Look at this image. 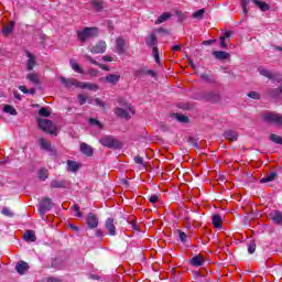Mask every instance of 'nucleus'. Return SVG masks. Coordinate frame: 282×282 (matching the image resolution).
Listing matches in <instances>:
<instances>
[{
    "label": "nucleus",
    "instance_id": "nucleus-1",
    "mask_svg": "<svg viewBox=\"0 0 282 282\" xmlns=\"http://www.w3.org/2000/svg\"><path fill=\"white\" fill-rule=\"evenodd\" d=\"M61 83L64 84L65 87H77L78 89H89L90 91H98V85L91 83L79 82L76 78H59Z\"/></svg>",
    "mask_w": 282,
    "mask_h": 282
},
{
    "label": "nucleus",
    "instance_id": "nucleus-2",
    "mask_svg": "<svg viewBox=\"0 0 282 282\" xmlns=\"http://www.w3.org/2000/svg\"><path fill=\"white\" fill-rule=\"evenodd\" d=\"M135 113V109L131 107L130 104L121 105V107L115 108V115L117 118L122 120H130L131 115Z\"/></svg>",
    "mask_w": 282,
    "mask_h": 282
},
{
    "label": "nucleus",
    "instance_id": "nucleus-3",
    "mask_svg": "<svg viewBox=\"0 0 282 282\" xmlns=\"http://www.w3.org/2000/svg\"><path fill=\"white\" fill-rule=\"evenodd\" d=\"M100 144L102 147H107V149H121L122 142L115 137L111 135H104L99 139Z\"/></svg>",
    "mask_w": 282,
    "mask_h": 282
},
{
    "label": "nucleus",
    "instance_id": "nucleus-4",
    "mask_svg": "<svg viewBox=\"0 0 282 282\" xmlns=\"http://www.w3.org/2000/svg\"><path fill=\"white\" fill-rule=\"evenodd\" d=\"M77 36L82 43H85V41L98 36V28H85L77 32Z\"/></svg>",
    "mask_w": 282,
    "mask_h": 282
},
{
    "label": "nucleus",
    "instance_id": "nucleus-5",
    "mask_svg": "<svg viewBox=\"0 0 282 282\" xmlns=\"http://www.w3.org/2000/svg\"><path fill=\"white\" fill-rule=\"evenodd\" d=\"M37 124L42 131L50 133L51 135H58V129L47 119H39Z\"/></svg>",
    "mask_w": 282,
    "mask_h": 282
},
{
    "label": "nucleus",
    "instance_id": "nucleus-6",
    "mask_svg": "<svg viewBox=\"0 0 282 282\" xmlns=\"http://www.w3.org/2000/svg\"><path fill=\"white\" fill-rule=\"evenodd\" d=\"M254 6H257L262 12H268L270 10V4L260 1V0H251ZM248 3H250V0H242L241 1V8L243 10V14H248Z\"/></svg>",
    "mask_w": 282,
    "mask_h": 282
},
{
    "label": "nucleus",
    "instance_id": "nucleus-7",
    "mask_svg": "<svg viewBox=\"0 0 282 282\" xmlns=\"http://www.w3.org/2000/svg\"><path fill=\"white\" fill-rule=\"evenodd\" d=\"M145 43H147L148 47H153L152 54L154 56V59L156 63H160V52L158 51V46H155L158 44V37L155 36V34H151L145 40Z\"/></svg>",
    "mask_w": 282,
    "mask_h": 282
},
{
    "label": "nucleus",
    "instance_id": "nucleus-8",
    "mask_svg": "<svg viewBox=\"0 0 282 282\" xmlns=\"http://www.w3.org/2000/svg\"><path fill=\"white\" fill-rule=\"evenodd\" d=\"M264 122H271L272 124H280L282 127V116L274 112H267L262 116Z\"/></svg>",
    "mask_w": 282,
    "mask_h": 282
},
{
    "label": "nucleus",
    "instance_id": "nucleus-9",
    "mask_svg": "<svg viewBox=\"0 0 282 282\" xmlns=\"http://www.w3.org/2000/svg\"><path fill=\"white\" fill-rule=\"evenodd\" d=\"M52 206H54V204L52 203V198H43L40 203V214L41 215H45V213H48V210H52Z\"/></svg>",
    "mask_w": 282,
    "mask_h": 282
},
{
    "label": "nucleus",
    "instance_id": "nucleus-10",
    "mask_svg": "<svg viewBox=\"0 0 282 282\" xmlns=\"http://www.w3.org/2000/svg\"><path fill=\"white\" fill-rule=\"evenodd\" d=\"M89 52H91V54H105L107 52V42L102 40L99 41L96 45L89 48Z\"/></svg>",
    "mask_w": 282,
    "mask_h": 282
},
{
    "label": "nucleus",
    "instance_id": "nucleus-11",
    "mask_svg": "<svg viewBox=\"0 0 282 282\" xmlns=\"http://www.w3.org/2000/svg\"><path fill=\"white\" fill-rule=\"evenodd\" d=\"M259 74L261 76H265V78H270L271 80H278V83H281L282 78L279 77V74L272 73L263 67L258 68Z\"/></svg>",
    "mask_w": 282,
    "mask_h": 282
},
{
    "label": "nucleus",
    "instance_id": "nucleus-12",
    "mask_svg": "<svg viewBox=\"0 0 282 282\" xmlns=\"http://www.w3.org/2000/svg\"><path fill=\"white\" fill-rule=\"evenodd\" d=\"M116 52L119 55L127 54V41L122 37L116 40Z\"/></svg>",
    "mask_w": 282,
    "mask_h": 282
},
{
    "label": "nucleus",
    "instance_id": "nucleus-13",
    "mask_svg": "<svg viewBox=\"0 0 282 282\" xmlns=\"http://www.w3.org/2000/svg\"><path fill=\"white\" fill-rule=\"evenodd\" d=\"M86 224L90 230H94V228H98V216H96L93 213H89L86 218Z\"/></svg>",
    "mask_w": 282,
    "mask_h": 282
},
{
    "label": "nucleus",
    "instance_id": "nucleus-14",
    "mask_svg": "<svg viewBox=\"0 0 282 282\" xmlns=\"http://www.w3.org/2000/svg\"><path fill=\"white\" fill-rule=\"evenodd\" d=\"M104 83H108V85L116 86L120 83V75L119 74H109L106 77L101 78Z\"/></svg>",
    "mask_w": 282,
    "mask_h": 282
},
{
    "label": "nucleus",
    "instance_id": "nucleus-15",
    "mask_svg": "<svg viewBox=\"0 0 282 282\" xmlns=\"http://www.w3.org/2000/svg\"><path fill=\"white\" fill-rule=\"evenodd\" d=\"M26 56L29 58L26 61V70L32 72V69H34V67H36V57L30 52H26Z\"/></svg>",
    "mask_w": 282,
    "mask_h": 282
},
{
    "label": "nucleus",
    "instance_id": "nucleus-16",
    "mask_svg": "<svg viewBox=\"0 0 282 282\" xmlns=\"http://www.w3.org/2000/svg\"><path fill=\"white\" fill-rule=\"evenodd\" d=\"M105 226L110 237H116V225L113 224V218H108Z\"/></svg>",
    "mask_w": 282,
    "mask_h": 282
},
{
    "label": "nucleus",
    "instance_id": "nucleus-17",
    "mask_svg": "<svg viewBox=\"0 0 282 282\" xmlns=\"http://www.w3.org/2000/svg\"><path fill=\"white\" fill-rule=\"evenodd\" d=\"M41 149L44 151H47V153H54V148L52 147V143L47 141V139L41 138L39 140Z\"/></svg>",
    "mask_w": 282,
    "mask_h": 282
},
{
    "label": "nucleus",
    "instance_id": "nucleus-18",
    "mask_svg": "<svg viewBox=\"0 0 282 282\" xmlns=\"http://www.w3.org/2000/svg\"><path fill=\"white\" fill-rule=\"evenodd\" d=\"M189 263L191 265H194V268H200V265H204L205 260L202 254H197L191 259Z\"/></svg>",
    "mask_w": 282,
    "mask_h": 282
},
{
    "label": "nucleus",
    "instance_id": "nucleus-19",
    "mask_svg": "<svg viewBox=\"0 0 282 282\" xmlns=\"http://www.w3.org/2000/svg\"><path fill=\"white\" fill-rule=\"evenodd\" d=\"M15 270L18 274H25V272L30 270V264H28V262L21 261L15 265Z\"/></svg>",
    "mask_w": 282,
    "mask_h": 282
},
{
    "label": "nucleus",
    "instance_id": "nucleus-20",
    "mask_svg": "<svg viewBox=\"0 0 282 282\" xmlns=\"http://www.w3.org/2000/svg\"><path fill=\"white\" fill-rule=\"evenodd\" d=\"M225 138H226V140H229L230 142H237L239 134L237 133V131L227 130L225 132Z\"/></svg>",
    "mask_w": 282,
    "mask_h": 282
},
{
    "label": "nucleus",
    "instance_id": "nucleus-21",
    "mask_svg": "<svg viewBox=\"0 0 282 282\" xmlns=\"http://www.w3.org/2000/svg\"><path fill=\"white\" fill-rule=\"evenodd\" d=\"M213 56L216 57L218 61H226L230 58V54L224 52V51H214Z\"/></svg>",
    "mask_w": 282,
    "mask_h": 282
},
{
    "label": "nucleus",
    "instance_id": "nucleus-22",
    "mask_svg": "<svg viewBox=\"0 0 282 282\" xmlns=\"http://www.w3.org/2000/svg\"><path fill=\"white\" fill-rule=\"evenodd\" d=\"M212 224H213L214 228H221L224 220L221 219V216L219 214H215L212 217Z\"/></svg>",
    "mask_w": 282,
    "mask_h": 282
},
{
    "label": "nucleus",
    "instance_id": "nucleus-23",
    "mask_svg": "<svg viewBox=\"0 0 282 282\" xmlns=\"http://www.w3.org/2000/svg\"><path fill=\"white\" fill-rule=\"evenodd\" d=\"M80 151L82 153H84V155H88V158H90V155H94V149H91V145L87 143L80 144Z\"/></svg>",
    "mask_w": 282,
    "mask_h": 282
},
{
    "label": "nucleus",
    "instance_id": "nucleus-24",
    "mask_svg": "<svg viewBox=\"0 0 282 282\" xmlns=\"http://www.w3.org/2000/svg\"><path fill=\"white\" fill-rule=\"evenodd\" d=\"M78 169H80V164H78V162L72 160L67 161V171H69L70 173H76Z\"/></svg>",
    "mask_w": 282,
    "mask_h": 282
},
{
    "label": "nucleus",
    "instance_id": "nucleus-25",
    "mask_svg": "<svg viewBox=\"0 0 282 282\" xmlns=\"http://www.w3.org/2000/svg\"><path fill=\"white\" fill-rule=\"evenodd\" d=\"M26 78L30 83H33L35 86L41 85V80L39 79V74L36 73H29Z\"/></svg>",
    "mask_w": 282,
    "mask_h": 282
},
{
    "label": "nucleus",
    "instance_id": "nucleus-26",
    "mask_svg": "<svg viewBox=\"0 0 282 282\" xmlns=\"http://www.w3.org/2000/svg\"><path fill=\"white\" fill-rule=\"evenodd\" d=\"M69 65L77 74H84L85 70H83V67H80V64L76 59H70Z\"/></svg>",
    "mask_w": 282,
    "mask_h": 282
},
{
    "label": "nucleus",
    "instance_id": "nucleus-27",
    "mask_svg": "<svg viewBox=\"0 0 282 282\" xmlns=\"http://www.w3.org/2000/svg\"><path fill=\"white\" fill-rule=\"evenodd\" d=\"M271 219L274 221V224H278L281 226L282 224V213L279 210H275L271 214Z\"/></svg>",
    "mask_w": 282,
    "mask_h": 282
},
{
    "label": "nucleus",
    "instance_id": "nucleus-28",
    "mask_svg": "<svg viewBox=\"0 0 282 282\" xmlns=\"http://www.w3.org/2000/svg\"><path fill=\"white\" fill-rule=\"evenodd\" d=\"M231 34H232V31H226L224 36L220 37V47H223L224 50L228 47V44L226 43V39H230Z\"/></svg>",
    "mask_w": 282,
    "mask_h": 282
},
{
    "label": "nucleus",
    "instance_id": "nucleus-29",
    "mask_svg": "<svg viewBox=\"0 0 282 282\" xmlns=\"http://www.w3.org/2000/svg\"><path fill=\"white\" fill-rule=\"evenodd\" d=\"M23 239H24V241L34 242V241H36V235L34 234V231L28 230V231L23 235Z\"/></svg>",
    "mask_w": 282,
    "mask_h": 282
},
{
    "label": "nucleus",
    "instance_id": "nucleus-30",
    "mask_svg": "<svg viewBox=\"0 0 282 282\" xmlns=\"http://www.w3.org/2000/svg\"><path fill=\"white\" fill-rule=\"evenodd\" d=\"M51 186L52 188H65V186H67V183L63 180H54L52 181Z\"/></svg>",
    "mask_w": 282,
    "mask_h": 282
},
{
    "label": "nucleus",
    "instance_id": "nucleus-31",
    "mask_svg": "<svg viewBox=\"0 0 282 282\" xmlns=\"http://www.w3.org/2000/svg\"><path fill=\"white\" fill-rule=\"evenodd\" d=\"M37 177L39 180H41L42 182H45V180H47V177H50V172L47 171V169H41L37 172Z\"/></svg>",
    "mask_w": 282,
    "mask_h": 282
},
{
    "label": "nucleus",
    "instance_id": "nucleus-32",
    "mask_svg": "<svg viewBox=\"0 0 282 282\" xmlns=\"http://www.w3.org/2000/svg\"><path fill=\"white\" fill-rule=\"evenodd\" d=\"M14 30V21H12L10 24H7L3 30L2 34L4 36H8L9 34H12V31Z\"/></svg>",
    "mask_w": 282,
    "mask_h": 282
},
{
    "label": "nucleus",
    "instance_id": "nucleus-33",
    "mask_svg": "<svg viewBox=\"0 0 282 282\" xmlns=\"http://www.w3.org/2000/svg\"><path fill=\"white\" fill-rule=\"evenodd\" d=\"M169 19H171V13L165 12L159 17V19L155 21V24L160 25V23H164V21H169Z\"/></svg>",
    "mask_w": 282,
    "mask_h": 282
},
{
    "label": "nucleus",
    "instance_id": "nucleus-34",
    "mask_svg": "<svg viewBox=\"0 0 282 282\" xmlns=\"http://www.w3.org/2000/svg\"><path fill=\"white\" fill-rule=\"evenodd\" d=\"M90 4L93 6V8L97 11L100 12V10H102L104 6H102V1L100 0H93L90 2Z\"/></svg>",
    "mask_w": 282,
    "mask_h": 282
},
{
    "label": "nucleus",
    "instance_id": "nucleus-35",
    "mask_svg": "<svg viewBox=\"0 0 282 282\" xmlns=\"http://www.w3.org/2000/svg\"><path fill=\"white\" fill-rule=\"evenodd\" d=\"M276 177L275 173H271L263 178L260 180L261 184H268V182H273V180Z\"/></svg>",
    "mask_w": 282,
    "mask_h": 282
},
{
    "label": "nucleus",
    "instance_id": "nucleus-36",
    "mask_svg": "<svg viewBox=\"0 0 282 282\" xmlns=\"http://www.w3.org/2000/svg\"><path fill=\"white\" fill-rule=\"evenodd\" d=\"M4 113H10V116H17V109L10 105H6L3 108Z\"/></svg>",
    "mask_w": 282,
    "mask_h": 282
},
{
    "label": "nucleus",
    "instance_id": "nucleus-37",
    "mask_svg": "<svg viewBox=\"0 0 282 282\" xmlns=\"http://www.w3.org/2000/svg\"><path fill=\"white\" fill-rule=\"evenodd\" d=\"M40 116H42L43 118H50V116H52V112L50 111L48 108H41L39 111Z\"/></svg>",
    "mask_w": 282,
    "mask_h": 282
},
{
    "label": "nucleus",
    "instance_id": "nucleus-38",
    "mask_svg": "<svg viewBox=\"0 0 282 282\" xmlns=\"http://www.w3.org/2000/svg\"><path fill=\"white\" fill-rule=\"evenodd\" d=\"M271 142H274L275 144H282V138L278 134H271L270 135Z\"/></svg>",
    "mask_w": 282,
    "mask_h": 282
},
{
    "label": "nucleus",
    "instance_id": "nucleus-39",
    "mask_svg": "<svg viewBox=\"0 0 282 282\" xmlns=\"http://www.w3.org/2000/svg\"><path fill=\"white\" fill-rule=\"evenodd\" d=\"M174 118L178 121V122H188V117L184 116V115H180V113H175Z\"/></svg>",
    "mask_w": 282,
    "mask_h": 282
},
{
    "label": "nucleus",
    "instance_id": "nucleus-40",
    "mask_svg": "<svg viewBox=\"0 0 282 282\" xmlns=\"http://www.w3.org/2000/svg\"><path fill=\"white\" fill-rule=\"evenodd\" d=\"M269 95L272 98H279V96H281V93L279 91V88H274L269 90Z\"/></svg>",
    "mask_w": 282,
    "mask_h": 282
},
{
    "label": "nucleus",
    "instance_id": "nucleus-41",
    "mask_svg": "<svg viewBox=\"0 0 282 282\" xmlns=\"http://www.w3.org/2000/svg\"><path fill=\"white\" fill-rule=\"evenodd\" d=\"M1 213L4 215V217H13L14 216L12 210H10V208H8V207H3Z\"/></svg>",
    "mask_w": 282,
    "mask_h": 282
},
{
    "label": "nucleus",
    "instance_id": "nucleus-42",
    "mask_svg": "<svg viewBox=\"0 0 282 282\" xmlns=\"http://www.w3.org/2000/svg\"><path fill=\"white\" fill-rule=\"evenodd\" d=\"M149 202H150L151 204H158V203L160 202V195H158V194L151 195V196L149 197Z\"/></svg>",
    "mask_w": 282,
    "mask_h": 282
},
{
    "label": "nucleus",
    "instance_id": "nucleus-43",
    "mask_svg": "<svg viewBox=\"0 0 282 282\" xmlns=\"http://www.w3.org/2000/svg\"><path fill=\"white\" fill-rule=\"evenodd\" d=\"M87 74H88V76H91L93 78H96V76H98V74H99V70L96 69V68H89L87 70Z\"/></svg>",
    "mask_w": 282,
    "mask_h": 282
},
{
    "label": "nucleus",
    "instance_id": "nucleus-44",
    "mask_svg": "<svg viewBox=\"0 0 282 282\" xmlns=\"http://www.w3.org/2000/svg\"><path fill=\"white\" fill-rule=\"evenodd\" d=\"M206 98L207 100H219V95L217 93H209Z\"/></svg>",
    "mask_w": 282,
    "mask_h": 282
},
{
    "label": "nucleus",
    "instance_id": "nucleus-45",
    "mask_svg": "<svg viewBox=\"0 0 282 282\" xmlns=\"http://www.w3.org/2000/svg\"><path fill=\"white\" fill-rule=\"evenodd\" d=\"M204 12H206V11L204 9H200V10L193 13V18L194 19H202V17H204Z\"/></svg>",
    "mask_w": 282,
    "mask_h": 282
},
{
    "label": "nucleus",
    "instance_id": "nucleus-46",
    "mask_svg": "<svg viewBox=\"0 0 282 282\" xmlns=\"http://www.w3.org/2000/svg\"><path fill=\"white\" fill-rule=\"evenodd\" d=\"M176 17L178 18V21H186V19H187L186 13H184L182 11H176Z\"/></svg>",
    "mask_w": 282,
    "mask_h": 282
},
{
    "label": "nucleus",
    "instance_id": "nucleus-47",
    "mask_svg": "<svg viewBox=\"0 0 282 282\" xmlns=\"http://www.w3.org/2000/svg\"><path fill=\"white\" fill-rule=\"evenodd\" d=\"M249 98H252L253 100H259L261 98V95L257 91H251L248 94Z\"/></svg>",
    "mask_w": 282,
    "mask_h": 282
},
{
    "label": "nucleus",
    "instance_id": "nucleus-48",
    "mask_svg": "<svg viewBox=\"0 0 282 282\" xmlns=\"http://www.w3.org/2000/svg\"><path fill=\"white\" fill-rule=\"evenodd\" d=\"M77 100H78L79 105H85V102H87V97L83 94H79L77 96Z\"/></svg>",
    "mask_w": 282,
    "mask_h": 282
},
{
    "label": "nucleus",
    "instance_id": "nucleus-49",
    "mask_svg": "<svg viewBox=\"0 0 282 282\" xmlns=\"http://www.w3.org/2000/svg\"><path fill=\"white\" fill-rule=\"evenodd\" d=\"M89 123L99 127V129H102V123H100V121H98L97 119L90 118Z\"/></svg>",
    "mask_w": 282,
    "mask_h": 282
},
{
    "label": "nucleus",
    "instance_id": "nucleus-50",
    "mask_svg": "<svg viewBox=\"0 0 282 282\" xmlns=\"http://www.w3.org/2000/svg\"><path fill=\"white\" fill-rule=\"evenodd\" d=\"M257 250V245H254V242H251L249 246H248V252L249 254H254Z\"/></svg>",
    "mask_w": 282,
    "mask_h": 282
},
{
    "label": "nucleus",
    "instance_id": "nucleus-51",
    "mask_svg": "<svg viewBox=\"0 0 282 282\" xmlns=\"http://www.w3.org/2000/svg\"><path fill=\"white\" fill-rule=\"evenodd\" d=\"M178 237H180L181 241H182L183 243H185V241H186V239H187L188 236L186 235V232L180 231V232H178Z\"/></svg>",
    "mask_w": 282,
    "mask_h": 282
},
{
    "label": "nucleus",
    "instance_id": "nucleus-52",
    "mask_svg": "<svg viewBox=\"0 0 282 282\" xmlns=\"http://www.w3.org/2000/svg\"><path fill=\"white\" fill-rule=\"evenodd\" d=\"M73 210H75L76 217H83V213H80V207H78V205H74Z\"/></svg>",
    "mask_w": 282,
    "mask_h": 282
},
{
    "label": "nucleus",
    "instance_id": "nucleus-53",
    "mask_svg": "<svg viewBox=\"0 0 282 282\" xmlns=\"http://www.w3.org/2000/svg\"><path fill=\"white\" fill-rule=\"evenodd\" d=\"M84 58H86V61H89V63H91L93 65H98V62L91 58V56L89 55H84Z\"/></svg>",
    "mask_w": 282,
    "mask_h": 282
},
{
    "label": "nucleus",
    "instance_id": "nucleus-54",
    "mask_svg": "<svg viewBox=\"0 0 282 282\" xmlns=\"http://www.w3.org/2000/svg\"><path fill=\"white\" fill-rule=\"evenodd\" d=\"M134 162L135 164H144V159H142V156H135Z\"/></svg>",
    "mask_w": 282,
    "mask_h": 282
},
{
    "label": "nucleus",
    "instance_id": "nucleus-55",
    "mask_svg": "<svg viewBox=\"0 0 282 282\" xmlns=\"http://www.w3.org/2000/svg\"><path fill=\"white\" fill-rule=\"evenodd\" d=\"M95 102H96V105H97L98 107L105 108V101H102L101 99L96 98V99H95Z\"/></svg>",
    "mask_w": 282,
    "mask_h": 282
},
{
    "label": "nucleus",
    "instance_id": "nucleus-56",
    "mask_svg": "<svg viewBox=\"0 0 282 282\" xmlns=\"http://www.w3.org/2000/svg\"><path fill=\"white\" fill-rule=\"evenodd\" d=\"M102 61H105V63H111V61H113V57H111L109 55H105V56H102Z\"/></svg>",
    "mask_w": 282,
    "mask_h": 282
},
{
    "label": "nucleus",
    "instance_id": "nucleus-57",
    "mask_svg": "<svg viewBox=\"0 0 282 282\" xmlns=\"http://www.w3.org/2000/svg\"><path fill=\"white\" fill-rule=\"evenodd\" d=\"M97 67H100V69H104L105 72H109V66L105 65V64H97Z\"/></svg>",
    "mask_w": 282,
    "mask_h": 282
},
{
    "label": "nucleus",
    "instance_id": "nucleus-58",
    "mask_svg": "<svg viewBox=\"0 0 282 282\" xmlns=\"http://www.w3.org/2000/svg\"><path fill=\"white\" fill-rule=\"evenodd\" d=\"M18 89L23 94H28V88L25 86H19Z\"/></svg>",
    "mask_w": 282,
    "mask_h": 282
},
{
    "label": "nucleus",
    "instance_id": "nucleus-59",
    "mask_svg": "<svg viewBox=\"0 0 282 282\" xmlns=\"http://www.w3.org/2000/svg\"><path fill=\"white\" fill-rule=\"evenodd\" d=\"M217 40H207L204 42V45H213V43H216Z\"/></svg>",
    "mask_w": 282,
    "mask_h": 282
},
{
    "label": "nucleus",
    "instance_id": "nucleus-60",
    "mask_svg": "<svg viewBox=\"0 0 282 282\" xmlns=\"http://www.w3.org/2000/svg\"><path fill=\"white\" fill-rule=\"evenodd\" d=\"M69 228H72V230H74L75 232H78V230H80V228H78L76 225L70 224Z\"/></svg>",
    "mask_w": 282,
    "mask_h": 282
},
{
    "label": "nucleus",
    "instance_id": "nucleus-61",
    "mask_svg": "<svg viewBox=\"0 0 282 282\" xmlns=\"http://www.w3.org/2000/svg\"><path fill=\"white\" fill-rule=\"evenodd\" d=\"M172 50H173V52H180V50H182V46L176 44V45L172 46Z\"/></svg>",
    "mask_w": 282,
    "mask_h": 282
},
{
    "label": "nucleus",
    "instance_id": "nucleus-62",
    "mask_svg": "<svg viewBox=\"0 0 282 282\" xmlns=\"http://www.w3.org/2000/svg\"><path fill=\"white\" fill-rule=\"evenodd\" d=\"M105 234L102 232V230L97 229L96 230V237H102Z\"/></svg>",
    "mask_w": 282,
    "mask_h": 282
},
{
    "label": "nucleus",
    "instance_id": "nucleus-63",
    "mask_svg": "<svg viewBox=\"0 0 282 282\" xmlns=\"http://www.w3.org/2000/svg\"><path fill=\"white\" fill-rule=\"evenodd\" d=\"M28 94H31L33 96V94H36V89L34 88L28 89Z\"/></svg>",
    "mask_w": 282,
    "mask_h": 282
},
{
    "label": "nucleus",
    "instance_id": "nucleus-64",
    "mask_svg": "<svg viewBox=\"0 0 282 282\" xmlns=\"http://www.w3.org/2000/svg\"><path fill=\"white\" fill-rule=\"evenodd\" d=\"M148 74H150V76H155V72L153 70H148Z\"/></svg>",
    "mask_w": 282,
    "mask_h": 282
}]
</instances>
